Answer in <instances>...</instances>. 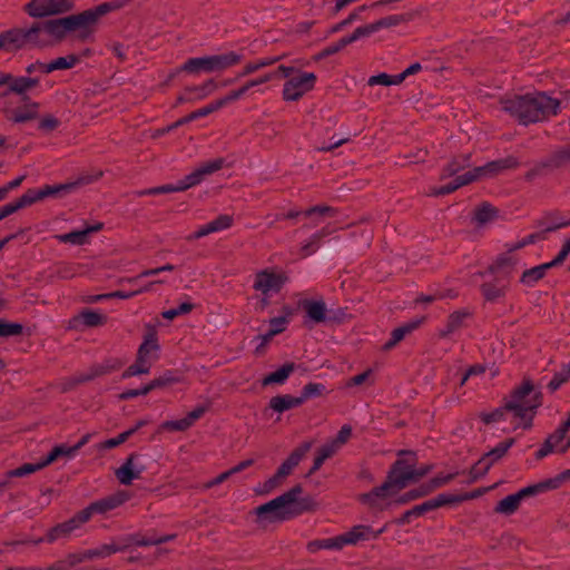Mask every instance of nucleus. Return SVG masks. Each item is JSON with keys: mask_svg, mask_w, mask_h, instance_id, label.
I'll return each mask as SVG.
<instances>
[{"mask_svg": "<svg viewBox=\"0 0 570 570\" xmlns=\"http://www.w3.org/2000/svg\"><path fill=\"white\" fill-rule=\"evenodd\" d=\"M541 405V393L529 380L522 382L511 394L504 406L492 412L482 413L481 420L487 425H499L504 432L528 429L532 424L535 410Z\"/></svg>", "mask_w": 570, "mask_h": 570, "instance_id": "nucleus-2", "label": "nucleus"}, {"mask_svg": "<svg viewBox=\"0 0 570 570\" xmlns=\"http://www.w3.org/2000/svg\"><path fill=\"white\" fill-rule=\"evenodd\" d=\"M570 429V419L566 421L553 434H551L547 441L549 445L556 451V453H564L570 448V439L566 438L568 430Z\"/></svg>", "mask_w": 570, "mask_h": 570, "instance_id": "nucleus-21", "label": "nucleus"}, {"mask_svg": "<svg viewBox=\"0 0 570 570\" xmlns=\"http://www.w3.org/2000/svg\"><path fill=\"white\" fill-rule=\"evenodd\" d=\"M233 218L229 215H220L216 219L200 226L196 232L187 236L188 240L198 239L213 233L225 230L232 226Z\"/></svg>", "mask_w": 570, "mask_h": 570, "instance_id": "nucleus-17", "label": "nucleus"}, {"mask_svg": "<svg viewBox=\"0 0 570 570\" xmlns=\"http://www.w3.org/2000/svg\"><path fill=\"white\" fill-rule=\"evenodd\" d=\"M281 77L285 78L282 97L285 101H297L312 91L316 83L314 72L303 71L293 66H278Z\"/></svg>", "mask_w": 570, "mask_h": 570, "instance_id": "nucleus-4", "label": "nucleus"}, {"mask_svg": "<svg viewBox=\"0 0 570 570\" xmlns=\"http://www.w3.org/2000/svg\"><path fill=\"white\" fill-rule=\"evenodd\" d=\"M497 216V210L489 204L480 206L474 214V219L480 224L491 222Z\"/></svg>", "mask_w": 570, "mask_h": 570, "instance_id": "nucleus-47", "label": "nucleus"}, {"mask_svg": "<svg viewBox=\"0 0 570 570\" xmlns=\"http://www.w3.org/2000/svg\"><path fill=\"white\" fill-rule=\"evenodd\" d=\"M149 371L150 367L145 363H140V361L137 358L136 362L122 373V379L147 374Z\"/></svg>", "mask_w": 570, "mask_h": 570, "instance_id": "nucleus-51", "label": "nucleus"}, {"mask_svg": "<svg viewBox=\"0 0 570 570\" xmlns=\"http://www.w3.org/2000/svg\"><path fill=\"white\" fill-rule=\"evenodd\" d=\"M294 365L293 364H286L282 366L281 368L276 370L275 372L271 373L263 380L264 385L268 384H282L286 381V379L289 376V374L293 372Z\"/></svg>", "mask_w": 570, "mask_h": 570, "instance_id": "nucleus-38", "label": "nucleus"}, {"mask_svg": "<svg viewBox=\"0 0 570 570\" xmlns=\"http://www.w3.org/2000/svg\"><path fill=\"white\" fill-rule=\"evenodd\" d=\"M218 109H220V104H217V101H214V102H212V104H209V105H207V106H205V107H203V108L191 112L186 118L179 120L177 122V125L189 122V121H191L194 119H197L199 117H205V116H207V115H209V114H212V112H214V111H216Z\"/></svg>", "mask_w": 570, "mask_h": 570, "instance_id": "nucleus-46", "label": "nucleus"}, {"mask_svg": "<svg viewBox=\"0 0 570 570\" xmlns=\"http://www.w3.org/2000/svg\"><path fill=\"white\" fill-rule=\"evenodd\" d=\"M95 513H97V512H96V509H92V503H91L89 507H87L86 509L80 511L72 519H70L69 521H67V522L62 523L61 525H59L57 528V530L61 531V532L73 531L75 529L79 528L81 524L87 522L91 518V515L95 514Z\"/></svg>", "mask_w": 570, "mask_h": 570, "instance_id": "nucleus-28", "label": "nucleus"}, {"mask_svg": "<svg viewBox=\"0 0 570 570\" xmlns=\"http://www.w3.org/2000/svg\"><path fill=\"white\" fill-rule=\"evenodd\" d=\"M72 8V0H32L26 6L27 12L33 18H43L68 12Z\"/></svg>", "mask_w": 570, "mask_h": 570, "instance_id": "nucleus-11", "label": "nucleus"}, {"mask_svg": "<svg viewBox=\"0 0 570 570\" xmlns=\"http://www.w3.org/2000/svg\"><path fill=\"white\" fill-rule=\"evenodd\" d=\"M22 326L17 323H6L0 321V336H11L20 334Z\"/></svg>", "mask_w": 570, "mask_h": 570, "instance_id": "nucleus-58", "label": "nucleus"}, {"mask_svg": "<svg viewBox=\"0 0 570 570\" xmlns=\"http://www.w3.org/2000/svg\"><path fill=\"white\" fill-rule=\"evenodd\" d=\"M78 453L77 448L68 446V445H58L56 446L45 459V463H52L59 458L72 459Z\"/></svg>", "mask_w": 570, "mask_h": 570, "instance_id": "nucleus-37", "label": "nucleus"}, {"mask_svg": "<svg viewBox=\"0 0 570 570\" xmlns=\"http://www.w3.org/2000/svg\"><path fill=\"white\" fill-rule=\"evenodd\" d=\"M217 83L213 79H209L200 86L188 88L187 92L195 95V97L198 99H203L208 95L213 94L217 89Z\"/></svg>", "mask_w": 570, "mask_h": 570, "instance_id": "nucleus-44", "label": "nucleus"}, {"mask_svg": "<svg viewBox=\"0 0 570 570\" xmlns=\"http://www.w3.org/2000/svg\"><path fill=\"white\" fill-rule=\"evenodd\" d=\"M136 455H130L126 462L116 470V476L121 484L128 485L135 479H138L144 471V466L135 463Z\"/></svg>", "mask_w": 570, "mask_h": 570, "instance_id": "nucleus-19", "label": "nucleus"}, {"mask_svg": "<svg viewBox=\"0 0 570 570\" xmlns=\"http://www.w3.org/2000/svg\"><path fill=\"white\" fill-rule=\"evenodd\" d=\"M367 9V6H361L358 7L356 10H354L352 13L348 14V17L341 21L340 23H337L334 28H333V31H340L342 30L344 27L351 24L353 21L357 20L360 18V12L364 11Z\"/></svg>", "mask_w": 570, "mask_h": 570, "instance_id": "nucleus-60", "label": "nucleus"}, {"mask_svg": "<svg viewBox=\"0 0 570 570\" xmlns=\"http://www.w3.org/2000/svg\"><path fill=\"white\" fill-rule=\"evenodd\" d=\"M503 289H504V284L502 283L501 279H500V283L497 285H491L490 283H487L482 287L483 294L488 299L498 298L503 293Z\"/></svg>", "mask_w": 570, "mask_h": 570, "instance_id": "nucleus-54", "label": "nucleus"}, {"mask_svg": "<svg viewBox=\"0 0 570 570\" xmlns=\"http://www.w3.org/2000/svg\"><path fill=\"white\" fill-rule=\"evenodd\" d=\"M429 472V465L414 468L412 458L400 459L391 469L386 481L381 487L361 494L358 500L368 509L382 511L394 503L401 504L423 497L424 491H410L404 494H401V491Z\"/></svg>", "mask_w": 570, "mask_h": 570, "instance_id": "nucleus-1", "label": "nucleus"}, {"mask_svg": "<svg viewBox=\"0 0 570 570\" xmlns=\"http://www.w3.org/2000/svg\"><path fill=\"white\" fill-rule=\"evenodd\" d=\"M321 549H327V550H342V543L340 539V534L332 538H325L321 540L313 541L308 543V550L311 552H316Z\"/></svg>", "mask_w": 570, "mask_h": 570, "instance_id": "nucleus-36", "label": "nucleus"}, {"mask_svg": "<svg viewBox=\"0 0 570 570\" xmlns=\"http://www.w3.org/2000/svg\"><path fill=\"white\" fill-rule=\"evenodd\" d=\"M128 499V495L124 492H118L108 498L101 499L92 503V509H96L97 513H105L110 511L120 504H122Z\"/></svg>", "mask_w": 570, "mask_h": 570, "instance_id": "nucleus-30", "label": "nucleus"}, {"mask_svg": "<svg viewBox=\"0 0 570 570\" xmlns=\"http://www.w3.org/2000/svg\"><path fill=\"white\" fill-rule=\"evenodd\" d=\"M276 61H278V57L275 58H263L254 62H248L245 65L243 70L238 73V78L246 77L248 75H252L265 67H268L271 65H274Z\"/></svg>", "mask_w": 570, "mask_h": 570, "instance_id": "nucleus-39", "label": "nucleus"}, {"mask_svg": "<svg viewBox=\"0 0 570 570\" xmlns=\"http://www.w3.org/2000/svg\"><path fill=\"white\" fill-rule=\"evenodd\" d=\"M556 489V479H548L546 481H542L540 483L525 487L518 491L521 500L528 497L537 495L541 492L548 491V490H554Z\"/></svg>", "mask_w": 570, "mask_h": 570, "instance_id": "nucleus-34", "label": "nucleus"}, {"mask_svg": "<svg viewBox=\"0 0 570 570\" xmlns=\"http://www.w3.org/2000/svg\"><path fill=\"white\" fill-rule=\"evenodd\" d=\"M134 433H135V430H127V431L120 433L116 438H111V439L106 440L105 442H101L100 444L97 445V449L98 450H108V449L116 448V446L122 444L125 441H127Z\"/></svg>", "mask_w": 570, "mask_h": 570, "instance_id": "nucleus-45", "label": "nucleus"}, {"mask_svg": "<svg viewBox=\"0 0 570 570\" xmlns=\"http://www.w3.org/2000/svg\"><path fill=\"white\" fill-rule=\"evenodd\" d=\"M370 86H396L402 83V77L397 75L379 73L368 78Z\"/></svg>", "mask_w": 570, "mask_h": 570, "instance_id": "nucleus-41", "label": "nucleus"}, {"mask_svg": "<svg viewBox=\"0 0 570 570\" xmlns=\"http://www.w3.org/2000/svg\"><path fill=\"white\" fill-rule=\"evenodd\" d=\"M311 444L305 443L298 449H296L285 462L278 468L276 474L283 480L286 478L292 470L301 462V460L304 458L306 452L309 450Z\"/></svg>", "mask_w": 570, "mask_h": 570, "instance_id": "nucleus-23", "label": "nucleus"}, {"mask_svg": "<svg viewBox=\"0 0 570 570\" xmlns=\"http://www.w3.org/2000/svg\"><path fill=\"white\" fill-rule=\"evenodd\" d=\"M302 493L301 487H294L282 495L256 508L255 513L261 524L286 520L293 513L294 505Z\"/></svg>", "mask_w": 570, "mask_h": 570, "instance_id": "nucleus-6", "label": "nucleus"}, {"mask_svg": "<svg viewBox=\"0 0 570 570\" xmlns=\"http://www.w3.org/2000/svg\"><path fill=\"white\" fill-rule=\"evenodd\" d=\"M347 45H351L348 37H343L338 41L327 46L323 51V56L334 55V53L338 52L340 50H342Z\"/></svg>", "mask_w": 570, "mask_h": 570, "instance_id": "nucleus-61", "label": "nucleus"}, {"mask_svg": "<svg viewBox=\"0 0 570 570\" xmlns=\"http://www.w3.org/2000/svg\"><path fill=\"white\" fill-rule=\"evenodd\" d=\"M286 281V276L276 271L264 269L256 274L254 288L264 296L261 301L262 309L268 304V297L278 293Z\"/></svg>", "mask_w": 570, "mask_h": 570, "instance_id": "nucleus-10", "label": "nucleus"}, {"mask_svg": "<svg viewBox=\"0 0 570 570\" xmlns=\"http://www.w3.org/2000/svg\"><path fill=\"white\" fill-rule=\"evenodd\" d=\"M570 254V238L564 242L558 255L550 261V265L557 266L564 262Z\"/></svg>", "mask_w": 570, "mask_h": 570, "instance_id": "nucleus-63", "label": "nucleus"}, {"mask_svg": "<svg viewBox=\"0 0 570 570\" xmlns=\"http://www.w3.org/2000/svg\"><path fill=\"white\" fill-rule=\"evenodd\" d=\"M282 479L275 474L271 479H268L262 487L257 488L256 491L258 493L265 494L274 490L276 487L281 484Z\"/></svg>", "mask_w": 570, "mask_h": 570, "instance_id": "nucleus-64", "label": "nucleus"}, {"mask_svg": "<svg viewBox=\"0 0 570 570\" xmlns=\"http://www.w3.org/2000/svg\"><path fill=\"white\" fill-rule=\"evenodd\" d=\"M225 160L216 158L199 164L190 174L183 178V185L178 189H188L202 184L207 177L223 168Z\"/></svg>", "mask_w": 570, "mask_h": 570, "instance_id": "nucleus-12", "label": "nucleus"}, {"mask_svg": "<svg viewBox=\"0 0 570 570\" xmlns=\"http://www.w3.org/2000/svg\"><path fill=\"white\" fill-rule=\"evenodd\" d=\"M78 60L79 59L73 55H69L66 57H59L48 63L47 70H49V72H52L55 70L70 69L76 66Z\"/></svg>", "mask_w": 570, "mask_h": 570, "instance_id": "nucleus-42", "label": "nucleus"}, {"mask_svg": "<svg viewBox=\"0 0 570 570\" xmlns=\"http://www.w3.org/2000/svg\"><path fill=\"white\" fill-rule=\"evenodd\" d=\"M242 59L243 56L235 51L196 57L186 60L180 70L195 77L202 73H217L236 66Z\"/></svg>", "mask_w": 570, "mask_h": 570, "instance_id": "nucleus-5", "label": "nucleus"}, {"mask_svg": "<svg viewBox=\"0 0 570 570\" xmlns=\"http://www.w3.org/2000/svg\"><path fill=\"white\" fill-rule=\"evenodd\" d=\"M159 352V344L157 341L156 333L151 332L148 333L144 342L138 348L137 358L140 361V363H145L150 368L153 364L158 360Z\"/></svg>", "mask_w": 570, "mask_h": 570, "instance_id": "nucleus-15", "label": "nucleus"}, {"mask_svg": "<svg viewBox=\"0 0 570 570\" xmlns=\"http://www.w3.org/2000/svg\"><path fill=\"white\" fill-rule=\"evenodd\" d=\"M436 508H438V502H434V499H431V500L422 503L421 505H416L412 510L407 511L404 514L402 521L404 522V521H406L411 517L421 515L423 512L429 511V510H433V509H436Z\"/></svg>", "mask_w": 570, "mask_h": 570, "instance_id": "nucleus-49", "label": "nucleus"}, {"mask_svg": "<svg viewBox=\"0 0 570 570\" xmlns=\"http://www.w3.org/2000/svg\"><path fill=\"white\" fill-rule=\"evenodd\" d=\"M375 32H377L376 26H375V22H372V23L356 28L353 31V33L347 37H348L351 43H353L362 38L370 37L371 35H373Z\"/></svg>", "mask_w": 570, "mask_h": 570, "instance_id": "nucleus-48", "label": "nucleus"}, {"mask_svg": "<svg viewBox=\"0 0 570 570\" xmlns=\"http://www.w3.org/2000/svg\"><path fill=\"white\" fill-rule=\"evenodd\" d=\"M101 228H102V224L97 223V224L91 225V226H89V227H87L85 229H81V230H75V232H71V233L59 235V236H57V238L61 243H69V244H72V245H82V244H86L88 242V236L91 233L98 232Z\"/></svg>", "mask_w": 570, "mask_h": 570, "instance_id": "nucleus-20", "label": "nucleus"}, {"mask_svg": "<svg viewBox=\"0 0 570 570\" xmlns=\"http://www.w3.org/2000/svg\"><path fill=\"white\" fill-rule=\"evenodd\" d=\"M416 16V11L409 12L405 14H392L384 17L382 19H379L375 22L376 30L380 31L381 29H387L392 27H396L401 23L409 22L413 20Z\"/></svg>", "mask_w": 570, "mask_h": 570, "instance_id": "nucleus-31", "label": "nucleus"}, {"mask_svg": "<svg viewBox=\"0 0 570 570\" xmlns=\"http://www.w3.org/2000/svg\"><path fill=\"white\" fill-rule=\"evenodd\" d=\"M48 26L46 22L35 23L32 27L26 29L28 35L29 45L45 47L52 45L49 32H47Z\"/></svg>", "mask_w": 570, "mask_h": 570, "instance_id": "nucleus-22", "label": "nucleus"}, {"mask_svg": "<svg viewBox=\"0 0 570 570\" xmlns=\"http://www.w3.org/2000/svg\"><path fill=\"white\" fill-rule=\"evenodd\" d=\"M551 267H554V266L550 265V262L541 264L535 267H532V268L523 272L521 282L527 285H532L533 283H535L537 281L542 278L544 276L546 272Z\"/></svg>", "mask_w": 570, "mask_h": 570, "instance_id": "nucleus-35", "label": "nucleus"}, {"mask_svg": "<svg viewBox=\"0 0 570 570\" xmlns=\"http://www.w3.org/2000/svg\"><path fill=\"white\" fill-rule=\"evenodd\" d=\"M39 85L38 78L32 77H14L12 75L9 92L17 94L19 96L27 97L26 94Z\"/></svg>", "mask_w": 570, "mask_h": 570, "instance_id": "nucleus-25", "label": "nucleus"}, {"mask_svg": "<svg viewBox=\"0 0 570 570\" xmlns=\"http://www.w3.org/2000/svg\"><path fill=\"white\" fill-rule=\"evenodd\" d=\"M287 324H288V318L286 316L274 317L269 321L268 332L275 336V335L284 332Z\"/></svg>", "mask_w": 570, "mask_h": 570, "instance_id": "nucleus-56", "label": "nucleus"}, {"mask_svg": "<svg viewBox=\"0 0 570 570\" xmlns=\"http://www.w3.org/2000/svg\"><path fill=\"white\" fill-rule=\"evenodd\" d=\"M47 26V32H49L51 43L61 40L67 33L70 32L67 17L48 20Z\"/></svg>", "mask_w": 570, "mask_h": 570, "instance_id": "nucleus-29", "label": "nucleus"}, {"mask_svg": "<svg viewBox=\"0 0 570 570\" xmlns=\"http://www.w3.org/2000/svg\"><path fill=\"white\" fill-rule=\"evenodd\" d=\"M385 531V527L375 531L368 525L357 524L346 532L340 534L342 548L346 546H356L360 542L377 539Z\"/></svg>", "mask_w": 570, "mask_h": 570, "instance_id": "nucleus-13", "label": "nucleus"}, {"mask_svg": "<svg viewBox=\"0 0 570 570\" xmlns=\"http://www.w3.org/2000/svg\"><path fill=\"white\" fill-rule=\"evenodd\" d=\"M305 397H296L292 395H278L272 397L269 401V407L274 411L282 413L287 410L299 406L304 402Z\"/></svg>", "mask_w": 570, "mask_h": 570, "instance_id": "nucleus-27", "label": "nucleus"}, {"mask_svg": "<svg viewBox=\"0 0 570 570\" xmlns=\"http://www.w3.org/2000/svg\"><path fill=\"white\" fill-rule=\"evenodd\" d=\"M59 126V120L53 116H46L39 122V129L45 132H50Z\"/></svg>", "mask_w": 570, "mask_h": 570, "instance_id": "nucleus-62", "label": "nucleus"}, {"mask_svg": "<svg viewBox=\"0 0 570 570\" xmlns=\"http://www.w3.org/2000/svg\"><path fill=\"white\" fill-rule=\"evenodd\" d=\"M26 29H12L0 33V45L2 51L12 52L29 45Z\"/></svg>", "mask_w": 570, "mask_h": 570, "instance_id": "nucleus-16", "label": "nucleus"}, {"mask_svg": "<svg viewBox=\"0 0 570 570\" xmlns=\"http://www.w3.org/2000/svg\"><path fill=\"white\" fill-rule=\"evenodd\" d=\"M513 440H509L507 442H502L498 444L494 449L489 451L479 462L478 465L482 470H488L495 461L502 458L505 452L512 446Z\"/></svg>", "mask_w": 570, "mask_h": 570, "instance_id": "nucleus-26", "label": "nucleus"}, {"mask_svg": "<svg viewBox=\"0 0 570 570\" xmlns=\"http://www.w3.org/2000/svg\"><path fill=\"white\" fill-rule=\"evenodd\" d=\"M422 318H415L410 322H406L405 324L396 327L392 334L391 340L385 343L384 348L390 350L394 345H396L399 342H401L404 337H406L409 334H411L413 331H415L422 323Z\"/></svg>", "mask_w": 570, "mask_h": 570, "instance_id": "nucleus-24", "label": "nucleus"}, {"mask_svg": "<svg viewBox=\"0 0 570 570\" xmlns=\"http://www.w3.org/2000/svg\"><path fill=\"white\" fill-rule=\"evenodd\" d=\"M101 176V173H97L95 176H82L76 181L59 184V185H47L39 189H28L20 198L12 202L16 212L30 206L37 202H40L47 197H59L72 193L80 185L89 184L97 180Z\"/></svg>", "mask_w": 570, "mask_h": 570, "instance_id": "nucleus-8", "label": "nucleus"}, {"mask_svg": "<svg viewBox=\"0 0 570 570\" xmlns=\"http://www.w3.org/2000/svg\"><path fill=\"white\" fill-rule=\"evenodd\" d=\"M453 474H440L435 476L430 484L420 488L417 491H424V495L432 491L435 488L442 487L446 484L450 480H452Z\"/></svg>", "mask_w": 570, "mask_h": 570, "instance_id": "nucleus-53", "label": "nucleus"}, {"mask_svg": "<svg viewBox=\"0 0 570 570\" xmlns=\"http://www.w3.org/2000/svg\"><path fill=\"white\" fill-rule=\"evenodd\" d=\"M118 550H119V548L116 544L109 543V544H104L99 548L90 550L89 554H90V557L106 558V557H109L112 553L117 552Z\"/></svg>", "mask_w": 570, "mask_h": 570, "instance_id": "nucleus-57", "label": "nucleus"}, {"mask_svg": "<svg viewBox=\"0 0 570 570\" xmlns=\"http://www.w3.org/2000/svg\"><path fill=\"white\" fill-rule=\"evenodd\" d=\"M40 105L29 97H22V104L12 109H6L7 118L14 124L32 121L39 116Z\"/></svg>", "mask_w": 570, "mask_h": 570, "instance_id": "nucleus-14", "label": "nucleus"}, {"mask_svg": "<svg viewBox=\"0 0 570 570\" xmlns=\"http://www.w3.org/2000/svg\"><path fill=\"white\" fill-rule=\"evenodd\" d=\"M191 425L189 424L187 419L183 417L180 420L166 421L160 425V429L167 431H185Z\"/></svg>", "mask_w": 570, "mask_h": 570, "instance_id": "nucleus-55", "label": "nucleus"}, {"mask_svg": "<svg viewBox=\"0 0 570 570\" xmlns=\"http://www.w3.org/2000/svg\"><path fill=\"white\" fill-rule=\"evenodd\" d=\"M77 321L86 326H98L106 322V316L99 312L87 309L78 315Z\"/></svg>", "mask_w": 570, "mask_h": 570, "instance_id": "nucleus-40", "label": "nucleus"}, {"mask_svg": "<svg viewBox=\"0 0 570 570\" xmlns=\"http://www.w3.org/2000/svg\"><path fill=\"white\" fill-rule=\"evenodd\" d=\"M49 465V463H45V459L38 463H26L18 469L11 470L8 472L9 478H18L31 474L45 466Z\"/></svg>", "mask_w": 570, "mask_h": 570, "instance_id": "nucleus-43", "label": "nucleus"}, {"mask_svg": "<svg viewBox=\"0 0 570 570\" xmlns=\"http://www.w3.org/2000/svg\"><path fill=\"white\" fill-rule=\"evenodd\" d=\"M190 311H191V304L181 303L177 308H170V309L163 312V316L167 320H174L178 315L187 314Z\"/></svg>", "mask_w": 570, "mask_h": 570, "instance_id": "nucleus-59", "label": "nucleus"}, {"mask_svg": "<svg viewBox=\"0 0 570 570\" xmlns=\"http://www.w3.org/2000/svg\"><path fill=\"white\" fill-rule=\"evenodd\" d=\"M503 109L514 116L521 124L527 125L557 115L560 102L542 92H535L505 100Z\"/></svg>", "mask_w": 570, "mask_h": 570, "instance_id": "nucleus-3", "label": "nucleus"}, {"mask_svg": "<svg viewBox=\"0 0 570 570\" xmlns=\"http://www.w3.org/2000/svg\"><path fill=\"white\" fill-rule=\"evenodd\" d=\"M514 261L511 256L500 257L494 266V271L501 276H507L513 269Z\"/></svg>", "mask_w": 570, "mask_h": 570, "instance_id": "nucleus-52", "label": "nucleus"}, {"mask_svg": "<svg viewBox=\"0 0 570 570\" xmlns=\"http://www.w3.org/2000/svg\"><path fill=\"white\" fill-rule=\"evenodd\" d=\"M521 501L522 500L518 492L514 494L508 495V497L503 498L501 501H499V503L495 507V512L505 514V515H510L518 510Z\"/></svg>", "mask_w": 570, "mask_h": 570, "instance_id": "nucleus-33", "label": "nucleus"}, {"mask_svg": "<svg viewBox=\"0 0 570 570\" xmlns=\"http://www.w3.org/2000/svg\"><path fill=\"white\" fill-rule=\"evenodd\" d=\"M303 308L306 313L305 323L308 326L322 323L326 320V305L323 301L306 299L302 303Z\"/></svg>", "mask_w": 570, "mask_h": 570, "instance_id": "nucleus-18", "label": "nucleus"}, {"mask_svg": "<svg viewBox=\"0 0 570 570\" xmlns=\"http://www.w3.org/2000/svg\"><path fill=\"white\" fill-rule=\"evenodd\" d=\"M330 234L325 228L313 234L301 246V254L303 257H307L314 254L321 246L322 239Z\"/></svg>", "mask_w": 570, "mask_h": 570, "instance_id": "nucleus-32", "label": "nucleus"}, {"mask_svg": "<svg viewBox=\"0 0 570 570\" xmlns=\"http://www.w3.org/2000/svg\"><path fill=\"white\" fill-rule=\"evenodd\" d=\"M570 377V362L549 382L551 391L558 390Z\"/></svg>", "mask_w": 570, "mask_h": 570, "instance_id": "nucleus-50", "label": "nucleus"}, {"mask_svg": "<svg viewBox=\"0 0 570 570\" xmlns=\"http://www.w3.org/2000/svg\"><path fill=\"white\" fill-rule=\"evenodd\" d=\"M517 165V161L513 158L500 159L495 161H491L485 166H480L470 170L461 176H458L452 183L432 190L433 195H445L454 191L459 187L466 185L478 178L488 177L494 174L500 173L503 169L512 168Z\"/></svg>", "mask_w": 570, "mask_h": 570, "instance_id": "nucleus-9", "label": "nucleus"}, {"mask_svg": "<svg viewBox=\"0 0 570 570\" xmlns=\"http://www.w3.org/2000/svg\"><path fill=\"white\" fill-rule=\"evenodd\" d=\"M127 0H114L101 3L92 9L86 10L79 14L67 17L70 32H76L80 39L88 38L95 29L100 18L107 13L122 8Z\"/></svg>", "mask_w": 570, "mask_h": 570, "instance_id": "nucleus-7", "label": "nucleus"}]
</instances>
